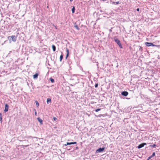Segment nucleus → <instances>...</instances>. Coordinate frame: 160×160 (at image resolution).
I'll return each instance as SVG.
<instances>
[{
  "label": "nucleus",
  "instance_id": "obj_28",
  "mask_svg": "<svg viewBox=\"0 0 160 160\" xmlns=\"http://www.w3.org/2000/svg\"><path fill=\"white\" fill-rule=\"evenodd\" d=\"M35 115L36 116L37 115V112H35Z\"/></svg>",
  "mask_w": 160,
  "mask_h": 160
},
{
  "label": "nucleus",
  "instance_id": "obj_8",
  "mask_svg": "<svg viewBox=\"0 0 160 160\" xmlns=\"http://www.w3.org/2000/svg\"><path fill=\"white\" fill-rule=\"evenodd\" d=\"M155 152H153L152 153V155L150 156L149 157H148L146 160H149L150 159L152 158L153 156H155Z\"/></svg>",
  "mask_w": 160,
  "mask_h": 160
},
{
  "label": "nucleus",
  "instance_id": "obj_18",
  "mask_svg": "<svg viewBox=\"0 0 160 160\" xmlns=\"http://www.w3.org/2000/svg\"><path fill=\"white\" fill-rule=\"evenodd\" d=\"M63 56L62 55H61L60 57V61L61 62Z\"/></svg>",
  "mask_w": 160,
  "mask_h": 160
},
{
  "label": "nucleus",
  "instance_id": "obj_9",
  "mask_svg": "<svg viewBox=\"0 0 160 160\" xmlns=\"http://www.w3.org/2000/svg\"><path fill=\"white\" fill-rule=\"evenodd\" d=\"M38 73H36L33 75V78L34 79H37L38 78Z\"/></svg>",
  "mask_w": 160,
  "mask_h": 160
},
{
  "label": "nucleus",
  "instance_id": "obj_29",
  "mask_svg": "<svg viewBox=\"0 0 160 160\" xmlns=\"http://www.w3.org/2000/svg\"><path fill=\"white\" fill-rule=\"evenodd\" d=\"M109 32H112V29H109Z\"/></svg>",
  "mask_w": 160,
  "mask_h": 160
},
{
  "label": "nucleus",
  "instance_id": "obj_1",
  "mask_svg": "<svg viewBox=\"0 0 160 160\" xmlns=\"http://www.w3.org/2000/svg\"><path fill=\"white\" fill-rule=\"evenodd\" d=\"M113 39L115 42L118 44V45L119 46L120 48H122V44L120 42V41L116 37H114L113 38Z\"/></svg>",
  "mask_w": 160,
  "mask_h": 160
},
{
  "label": "nucleus",
  "instance_id": "obj_11",
  "mask_svg": "<svg viewBox=\"0 0 160 160\" xmlns=\"http://www.w3.org/2000/svg\"><path fill=\"white\" fill-rule=\"evenodd\" d=\"M0 122L1 123L2 122V115L1 113H0Z\"/></svg>",
  "mask_w": 160,
  "mask_h": 160
},
{
  "label": "nucleus",
  "instance_id": "obj_5",
  "mask_svg": "<svg viewBox=\"0 0 160 160\" xmlns=\"http://www.w3.org/2000/svg\"><path fill=\"white\" fill-rule=\"evenodd\" d=\"M104 148H99L97 150L96 152H101L104 151Z\"/></svg>",
  "mask_w": 160,
  "mask_h": 160
},
{
  "label": "nucleus",
  "instance_id": "obj_4",
  "mask_svg": "<svg viewBox=\"0 0 160 160\" xmlns=\"http://www.w3.org/2000/svg\"><path fill=\"white\" fill-rule=\"evenodd\" d=\"M146 144V143H143L139 144L138 147V149H140L144 146V145Z\"/></svg>",
  "mask_w": 160,
  "mask_h": 160
},
{
  "label": "nucleus",
  "instance_id": "obj_7",
  "mask_svg": "<svg viewBox=\"0 0 160 160\" xmlns=\"http://www.w3.org/2000/svg\"><path fill=\"white\" fill-rule=\"evenodd\" d=\"M8 107H9L8 105L7 104H5V109L4 110V112H7V111H8Z\"/></svg>",
  "mask_w": 160,
  "mask_h": 160
},
{
  "label": "nucleus",
  "instance_id": "obj_10",
  "mask_svg": "<svg viewBox=\"0 0 160 160\" xmlns=\"http://www.w3.org/2000/svg\"><path fill=\"white\" fill-rule=\"evenodd\" d=\"M37 120H38V122H40V123L41 124H42V119L40 118H37Z\"/></svg>",
  "mask_w": 160,
  "mask_h": 160
},
{
  "label": "nucleus",
  "instance_id": "obj_13",
  "mask_svg": "<svg viewBox=\"0 0 160 160\" xmlns=\"http://www.w3.org/2000/svg\"><path fill=\"white\" fill-rule=\"evenodd\" d=\"M119 2H112V4H118L119 3Z\"/></svg>",
  "mask_w": 160,
  "mask_h": 160
},
{
  "label": "nucleus",
  "instance_id": "obj_24",
  "mask_svg": "<svg viewBox=\"0 0 160 160\" xmlns=\"http://www.w3.org/2000/svg\"><path fill=\"white\" fill-rule=\"evenodd\" d=\"M98 83H96L95 85V88H97L98 87Z\"/></svg>",
  "mask_w": 160,
  "mask_h": 160
},
{
  "label": "nucleus",
  "instance_id": "obj_20",
  "mask_svg": "<svg viewBox=\"0 0 160 160\" xmlns=\"http://www.w3.org/2000/svg\"><path fill=\"white\" fill-rule=\"evenodd\" d=\"M156 146V145L155 144H153V145H151L150 146V147L154 148Z\"/></svg>",
  "mask_w": 160,
  "mask_h": 160
},
{
  "label": "nucleus",
  "instance_id": "obj_32",
  "mask_svg": "<svg viewBox=\"0 0 160 160\" xmlns=\"http://www.w3.org/2000/svg\"><path fill=\"white\" fill-rule=\"evenodd\" d=\"M102 1H105V0H102Z\"/></svg>",
  "mask_w": 160,
  "mask_h": 160
},
{
  "label": "nucleus",
  "instance_id": "obj_6",
  "mask_svg": "<svg viewBox=\"0 0 160 160\" xmlns=\"http://www.w3.org/2000/svg\"><path fill=\"white\" fill-rule=\"evenodd\" d=\"M128 94V92L127 91H123L121 92V94L124 96H127Z\"/></svg>",
  "mask_w": 160,
  "mask_h": 160
},
{
  "label": "nucleus",
  "instance_id": "obj_22",
  "mask_svg": "<svg viewBox=\"0 0 160 160\" xmlns=\"http://www.w3.org/2000/svg\"><path fill=\"white\" fill-rule=\"evenodd\" d=\"M101 108H98V109H96L95 111L96 112H98L99 111H100L101 110Z\"/></svg>",
  "mask_w": 160,
  "mask_h": 160
},
{
  "label": "nucleus",
  "instance_id": "obj_23",
  "mask_svg": "<svg viewBox=\"0 0 160 160\" xmlns=\"http://www.w3.org/2000/svg\"><path fill=\"white\" fill-rule=\"evenodd\" d=\"M35 102L36 103V106L37 107H38L39 105V103L37 101H36Z\"/></svg>",
  "mask_w": 160,
  "mask_h": 160
},
{
  "label": "nucleus",
  "instance_id": "obj_15",
  "mask_svg": "<svg viewBox=\"0 0 160 160\" xmlns=\"http://www.w3.org/2000/svg\"><path fill=\"white\" fill-rule=\"evenodd\" d=\"M75 9L74 7H73L72 9V13H74L75 12Z\"/></svg>",
  "mask_w": 160,
  "mask_h": 160
},
{
  "label": "nucleus",
  "instance_id": "obj_31",
  "mask_svg": "<svg viewBox=\"0 0 160 160\" xmlns=\"http://www.w3.org/2000/svg\"><path fill=\"white\" fill-rule=\"evenodd\" d=\"M6 42V41H5L4 42V43H5V42Z\"/></svg>",
  "mask_w": 160,
  "mask_h": 160
},
{
  "label": "nucleus",
  "instance_id": "obj_19",
  "mask_svg": "<svg viewBox=\"0 0 160 160\" xmlns=\"http://www.w3.org/2000/svg\"><path fill=\"white\" fill-rule=\"evenodd\" d=\"M74 27L77 30H78L79 29V28L77 25H75Z\"/></svg>",
  "mask_w": 160,
  "mask_h": 160
},
{
  "label": "nucleus",
  "instance_id": "obj_27",
  "mask_svg": "<svg viewBox=\"0 0 160 160\" xmlns=\"http://www.w3.org/2000/svg\"><path fill=\"white\" fill-rule=\"evenodd\" d=\"M136 10L137 11H139V8H137Z\"/></svg>",
  "mask_w": 160,
  "mask_h": 160
},
{
  "label": "nucleus",
  "instance_id": "obj_25",
  "mask_svg": "<svg viewBox=\"0 0 160 160\" xmlns=\"http://www.w3.org/2000/svg\"><path fill=\"white\" fill-rule=\"evenodd\" d=\"M53 119L54 121H55L57 119V118L55 117H54Z\"/></svg>",
  "mask_w": 160,
  "mask_h": 160
},
{
  "label": "nucleus",
  "instance_id": "obj_2",
  "mask_svg": "<svg viewBox=\"0 0 160 160\" xmlns=\"http://www.w3.org/2000/svg\"><path fill=\"white\" fill-rule=\"evenodd\" d=\"M8 38L9 41L10 43H11V41L15 42L16 40L17 37L14 35H12L11 36H8Z\"/></svg>",
  "mask_w": 160,
  "mask_h": 160
},
{
  "label": "nucleus",
  "instance_id": "obj_14",
  "mask_svg": "<svg viewBox=\"0 0 160 160\" xmlns=\"http://www.w3.org/2000/svg\"><path fill=\"white\" fill-rule=\"evenodd\" d=\"M52 48L53 51H55L56 50V47L54 45H52Z\"/></svg>",
  "mask_w": 160,
  "mask_h": 160
},
{
  "label": "nucleus",
  "instance_id": "obj_16",
  "mask_svg": "<svg viewBox=\"0 0 160 160\" xmlns=\"http://www.w3.org/2000/svg\"><path fill=\"white\" fill-rule=\"evenodd\" d=\"M72 142H67V144H65L64 145L65 146H67V145H72Z\"/></svg>",
  "mask_w": 160,
  "mask_h": 160
},
{
  "label": "nucleus",
  "instance_id": "obj_30",
  "mask_svg": "<svg viewBox=\"0 0 160 160\" xmlns=\"http://www.w3.org/2000/svg\"><path fill=\"white\" fill-rule=\"evenodd\" d=\"M70 2H72L73 1V0H69Z\"/></svg>",
  "mask_w": 160,
  "mask_h": 160
},
{
  "label": "nucleus",
  "instance_id": "obj_3",
  "mask_svg": "<svg viewBox=\"0 0 160 160\" xmlns=\"http://www.w3.org/2000/svg\"><path fill=\"white\" fill-rule=\"evenodd\" d=\"M145 45L146 46L148 47H150L151 46H152L153 47L156 46V47H158L159 45H156L153 44L151 42H146L145 43Z\"/></svg>",
  "mask_w": 160,
  "mask_h": 160
},
{
  "label": "nucleus",
  "instance_id": "obj_21",
  "mask_svg": "<svg viewBox=\"0 0 160 160\" xmlns=\"http://www.w3.org/2000/svg\"><path fill=\"white\" fill-rule=\"evenodd\" d=\"M51 101V99L50 98H48L47 99V102L48 103L49 102H50Z\"/></svg>",
  "mask_w": 160,
  "mask_h": 160
},
{
  "label": "nucleus",
  "instance_id": "obj_26",
  "mask_svg": "<svg viewBox=\"0 0 160 160\" xmlns=\"http://www.w3.org/2000/svg\"><path fill=\"white\" fill-rule=\"evenodd\" d=\"M72 144H76L77 143L76 142H72Z\"/></svg>",
  "mask_w": 160,
  "mask_h": 160
},
{
  "label": "nucleus",
  "instance_id": "obj_12",
  "mask_svg": "<svg viewBox=\"0 0 160 160\" xmlns=\"http://www.w3.org/2000/svg\"><path fill=\"white\" fill-rule=\"evenodd\" d=\"M66 52H67V55H66V59L67 58V57L68 56V55H69V50H68V49H66Z\"/></svg>",
  "mask_w": 160,
  "mask_h": 160
},
{
  "label": "nucleus",
  "instance_id": "obj_33",
  "mask_svg": "<svg viewBox=\"0 0 160 160\" xmlns=\"http://www.w3.org/2000/svg\"><path fill=\"white\" fill-rule=\"evenodd\" d=\"M34 110L35 111H36V110H35V109H34Z\"/></svg>",
  "mask_w": 160,
  "mask_h": 160
},
{
  "label": "nucleus",
  "instance_id": "obj_17",
  "mask_svg": "<svg viewBox=\"0 0 160 160\" xmlns=\"http://www.w3.org/2000/svg\"><path fill=\"white\" fill-rule=\"evenodd\" d=\"M49 80H50L51 81V82L52 83H53L54 82V79H53V78H50V79H49Z\"/></svg>",
  "mask_w": 160,
  "mask_h": 160
}]
</instances>
